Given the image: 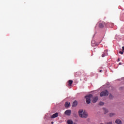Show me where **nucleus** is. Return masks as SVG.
<instances>
[{"label":"nucleus","mask_w":124,"mask_h":124,"mask_svg":"<svg viewBox=\"0 0 124 124\" xmlns=\"http://www.w3.org/2000/svg\"><path fill=\"white\" fill-rule=\"evenodd\" d=\"M91 98H92V102H93V103H95V102H96V101L98 100V97L97 96L93 97H93H92Z\"/></svg>","instance_id":"nucleus-4"},{"label":"nucleus","mask_w":124,"mask_h":124,"mask_svg":"<svg viewBox=\"0 0 124 124\" xmlns=\"http://www.w3.org/2000/svg\"><path fill=\"white\" fill-rule=\"evenodd\" d=\"M58 116H59V113L58 112H56L51 116V118L54 119V118H58Z\"/></svg>","instance_id":"nucleus-6"},{"label":"nucleus","mask_w":124,"mask_h":124,"mask_svg":"<svg viewBox=\"0 0 124 124\" xmlns=\"http://www.w3.org/2000/svg\"><path fill=\"white\" fill-rule=\"evenodd\" d=\"M108 124H112V122H109L108 123Z\"/></svg>","instance_id":"nucleus-22"},{"label":"nucleus","mask_w":124,"mask_h":124,"mask_svg":"<svg viewBox=\"0 0 124 124\" xmlns=\"http://www.w3.org/2000/svg\"><path fill=\"white\" fill-rule=\"evenodd\" d=\"M99 105H100V106L104 105V103H103V102H100L99 103Z\"/></svg>","instance_id":"nucleus-16"},{"label":"nucleus","mask_w":124,"mask_h":124,"mask_svg":"<svg viewBox=\"0 0 124 124\" xmlns=\"http://www.w3.org/2000/svg\"><path fill=\"white\" fill-rule=\"evenodd\" d=\"M115 123L116 124H122V121H121V120L120 119H117L115 121Z\"/></svg>","instance_id":"nucleus-11"},{"label":"nucleus","mask_w":124,"mask_h":124,"mask_svg":"<svg viewBox=\"0 0 124 124\" xmlns=\"http://www.w3.org/2000/svg\"><path fill=\"white\" fill-rule=\"evenodd\" d=\"M104 111H105L104 114H106L107 113H108V109L105 108Z\"/></svg>","instance_id":"nucleus-15"},{"label":"nucleus","mask_w":124,"mask_h":124,"mask_svg":"<svg viewBox=\"0 0 124 124\" xmlns=\"http://www.w3.org/2000/svg\"><path fill=\"white\" fill-rule=\"evenodd\" d=\"M78 115L80 118H88V113L84 111L83 109H80L78 111Z\"/></svg>","instance_id":"nucleus-1"},{"label":"nucleus","mask_w":124,"mask_h":124,"mask_svg":"<svg viewBox=\"0 0 124 124\" xmlns=\"http://www.w3.org/2000/svg\"><path fill=\"white\" fill-rule=\"evenodd\" d=\"M102 58H104V57H105V54H102Z\"/></svg>","instance_id":"nucleus-19"},{"label":"nucleus","mask_w":124,"mask_h":124,"mask_svg":"<svg viewBox=\"0 0 124 124\" xmlns=\"http://www.w3.org/2000/svg\"><path fill=\"white\" fill-rule=\"evenodd\" d=\"M64 105H65V107L67 108L69 107V106H70V102H66Z\"/></svg>","instance_id":"nucleus-8"},{"label":"nucleus","mask_w":124,"mask_h":124,"mask_svg":"<svg viewBox=\"0 0 124 124\" xmlns=\"http://www.w3.org/2000/svg\"><path fill=\"white\" fill-rule=\"evenodd\" d=\"M68 83V85L69 87H71V85H72V83H73V81L72 80H69Z\"/></svg>","instance_id":"nucleus-10"},{"label":"nucleus","mask_w":124,"mask_h":124,"mask_svg":"<svg viewBox=\"0 0 124 124\" xmlns=\"http://www.w3.org/2000/svg\"><path fill=\"white\" fill-rule=\"evenodd\" d=\"M67 124H77L75 123H73V121H72V120H68L67 121Z\"/></svg>","instance_id":"nucleus-9"},{"label":"nucleus","mask_w":124,"mask_h":124,"mask_svg":"<svg viewBox=\"0 0 124 124\" xmlns=\"http://www.w3.org/2000/svg\"><path fill=\"white\" fill-rule=\"evenodd\" d=\"M115 114L114 113H110L109 114V117H113V116H114Z\"/></svg>","instance_id":"nucleus-17"},{"label":"nucleus","mask_w":124,"mask_h":124,"mask_svg":"<svg viewBox=\"0 0 124 124\" xmlns=\"http://www.w3.org/2000/svg\"><path fill=\"white\" fill-rule=\"evenodd\" d=\"M119 64L120 65L122 64V63L121 62H119Z\"/></svg>","instance_id":"nucleus-26"},{"label":"nucleus","mask_w":124,"mask_h":124,"mask_svg":"<svg viewBox=\"0 0 124 124\" xmlns=\"http://www.w3.org/2000/svg\"><path fill=\"white\" fill-rule=\"evenodd\" d=\"M120 58H119V59H118L117 62H120Z\"/></svg>","instance_id":"nucleus-23"},{"label":"nucleus","mask_w":124,"mask_h":124,"mask_svg":"<svg viewBox=\"0 0 124 124\" xmlns=\"http://www.w3.org/2000/svg\"><path fill=\"white\" fill-rule=\"evenodd\" d=\"M65 115L66 116H70L71 115V110L67 109L64 112Z\"/></svg>","instance_id":"nucleus-5"},{"label":"nucleus","mask_w":124,"mask_h":124,"mask_svg":"<svg viewBox=\"0 0 124 124\" xmlns=\"http://www.w3.org/2000/svg\"><path fill=\"white\" fill-rule=\"evenodd\" d=\"M109 98L110 99H113V95L111 94H109Z\"/></svg>","instance_id":"nucleus-14"},{"label":"nucleus","mask_w":124,"mask_h":124,"mask_svg":"<svg viewBox=\"0 0 124 124\" xmlns=\"http://www.w3.org/2000/svg\"><path fill=\"white\" fill-rule=\"evenodd\" d=\"M99 72H100V73H101V72H102V70H100V71H99Z\"/></svg>","instance_id":"nucleus-24"},{"label":"nucleus","mask_w":124,"mask_h":124,"mask_svg":"<svg viewBox=\"0 0 124 124\" xmlns=\"http://www.w3.org/2000/svg\"><path fill=\"white\" fill-rule=\"evenodd\" d=\"M78 104V102H77V101H75L73 103L72 107H76Z\"/></svg>","instance_id":"nucleus-7"},{"label":"nucleus","mask_w":124,"mask_h":124,"mask_svg":"<svg viewBox=\"0 0 124 124\" xmlns=\"http://www.w3.org/2000/svg\"><path fill=\"white\" fill-rule=\"evenodd\" d=\"M122 49H122V51H124V46H123V47H122Z\"/></svg>","instance_id":"nucleus-21"},{"label":"nucleus","mask_w":124,"mask_h":124,"mask_svg":"<svg viewBox=\"0 0 124 124\" xmlns=\"http://www.w3.org/2000/svg\"><path fill=\"white\" fill-rule=\"evenodd\" d=\"M80 72H77L76 74V75H78V74H79Z\"/></svg>","instance_id":"nucleus-20"},{"label":"nucleus","mask_w":124,"mask_h":124,"mask_svg":"<svg viewBox=\"0 0 124 124\" xmlns=\"http://www.w3.org/2000/svg\"><path fill=\"white\" fill-rule=\"evenodd\" d=\"M99 27L101 29H102V28L104 27V25H103V23H99Z\"/></svg>","instance_id":"nucleus-12"},{"label":"nucleus","mask_w":124,"mask_h":124,"mask_svg":"<svg viewBox=\"0 0 124 124\" xmlns=\"http://www.w3.org/2000/svg\"><path fill=\"white\" fill-rule=\"evenodd\" d=\"M92 97H93L92 94H89V95L85 96L87 104H90V103H91V99H92Z\"/></svg>","instance_id":"nucleus-2"},{"label":"nucleus","mask_w":124,"mask_h":124,"mask_svg":"<svg viewBox=\"0 0 124 124\" xmlns=\"http://www.w3.org/2000/svg\"><path fill=\"white\" fill-rule=\"evenodd\" d=\"M119 54H121V55H123L124 54V51L122 50V51H119Z\"/></svg>","instance_id":"nucleus-18"},{"label":"nucleus","mask_w":124,"mask_h":124,"mask_svg":"<svg viewBox=\"0 0 124 124\" xmlns=\"http://www.w3.org/2000/svg\"><path fill=\"white\" fill-rule=\"evenodd\" d=\"M51 124H54V122H51Z\"/></svg>","instance_id":"nucleus-25"},{"label":"nucleus","mask_w":124,"mask_h":124,"mask_svg":"<svg viewBox=\"0 0 124 124\" xmlns=\"http://www.w3.org/2000/svg\"><path fill=\"white\" fill-rule=\"evenodd\" d=\"M94 43H95V42L94 41V40H93L92 41V46H94V45H95V44H94Z\"/></svg>","instance_id":"nucleus-13"},{"label":"nucleus","mask_w":124,"mask_h":124,"mask_svg":"<svg viewBox=\"0 0 124 124\" xmlns=\"http://www.w3.org/2000/svg\"><path fill=\"white\" fill-rule=\"evenodd\" d=\"M109 94V92L107 90H105L102 92L100 94V96L102 97V96H107Z\"/></svg>","instance_id":"nucleus-3"}]
</instances>
